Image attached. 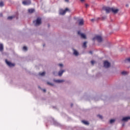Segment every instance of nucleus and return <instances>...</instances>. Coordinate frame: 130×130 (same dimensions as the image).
Wrapping results in <instances>:
<instances>
[{
  "mask_svg": "<svg viewBox=\"0 0 130 130\" xmlns=\"http://www.w3.org/2000/svg\"><path fill=\"white\" fill-rule=\"evenodd\" d=\"M67 12H70V9L69 8H67L64 10L61 9L59 10V15H66Z\"/></svg>",
  "mask_w": 130,
  "mask_h": 130,
  "instance_id": "nucleus-1",
  "label": "nucleus"
},
{
  "mask_svg": "<svg viewBox=\"0 0 130 130\" xmlns=\"http://www.w3.org/2000/svg\"><path fill=\"white\" fill-rule=\"evenodd\" d=\"M36 26H39L41 24V18L38 17L36 20L33 21Z\"/></svg>",
  "mask_w": 130,
  "mask_h": 130,
  "instance_id": "nucleus-2",
  "label": "nucleus"
},
{
  "mask_svg": "<svg viewBox=\"0 0 130 130\" xmlns=\"http://www.w3.org/2000/svg\"><path fill=\"white\" fill-rule=\"evenodd\" d=\"M95 39L97 40V41L99 42H102L103 41V39H102V37L101 36H96L94 38H93V40H95Z\"/></svg>",
  "mask_w": 130,
  "mask_h": 130,
  "instance_id": "nucleus-3",
  "label": "nucleus"
},
{
  "mask_svg": "<svg viewBox=\"0 0 130 130\" xmlns=\"http://www.w3.org/2000/svg\"><path fill=\"white\" fill-rule=\"evenodd\" d=\"M111 64L108 61H105L104 62V67L106 68V69H108V68H110Z\"/></svg>",
  "mask_w": 130,
  "mask_h": 130,
  "instance_id": "nucleus-4",
  "label": "nucleus"
},
{
  "mask_svg": "<svg viewBox=\"0 0 130 130\" xmlns=\"http://www.w3.org/2000/svg\"><path fill=\"white\" fill-rule=\"evenodd\" d=\"M103 10L104 11H106V13L107 14H108L109 13H110V12H111L112 11V8H110L109 7H104L103 8Z\"/></svg>",
  "mask_w": 130,
  "mask_h": 130,
  "instance_id": "nucleus-5",
  "label": "nucleus"
},
{
  "mask_svg": "<svg viewBox=\"0 0 130 130\" xmlns=\"http://www.w3.org/2000/svg\"><path fill=\"white\" fill-rule=\"evenodd\" d=\"M23 5L24 6H29V5H31V1L30 0H25L22 2Z\"/></svg>",
  "mask_w": 130,
  "mask_h": 130,
  "instance_id": "nucleus-6",
  "label": "nucleus"
},
{
  "mask_svg": "<svg viewBox=\"0 0 130 130\" xmlns=\"http://www.w3.org/2000/svg\"><path fill=\"white\" fill-rule=\"evenodd\" d=\"M78 35H80L83 39H87V37L86 36V35L84 34L81 33V31H78Z\"/></svg>",
  "mask_w": 130,
  "mask_h": 130,
  "instance_id": "nucleus-7",
  "label": "nucleus"
},
{
  "mask_svg": "<svg viewBox=\"0 0 130 130\" xmlns=\"http://www.w3.org/2000/svg\"><path fill=\"white\" fill-rule=\"evenodd\" d=\"M6 62L7 64L9 66V67H15V64L11 63L10 61H8V60H6Z\"/></svg>",
  "mask_w": 130,
  "mask_h": 130,
  "instance_id": "nucleus-8",
  "label": "nucleus"
},
{
  "mask_svg": "<svg viewBox=\"0 0 130 130\" xmlns=\"http://www.w3.org/2000/svg\"><path fill=\"white\" fill-rule=\"evenodd\" d=\"M78 25L79 26H83V25H84V19H81L80 20H79V22Z\"/></svg>",
  "mask_w": 130,
  "mask_h": 130,
  "instance_id": "nucleus-9",
  "label": "nucleus"
},
{
  "mask_svg": "<svg viewBox=\"0 0 130 130\" xmlns=\"http://www.w3.org/2000/svg\"><path fill=\"white\" fill-rule=\"evenodd\" d=\"M111 12H113V13H114V14H117V13H118V9H115L114 8H112Z\"/></svg>",
  "mask_w": 130,
  "mask_h": 130,
  "instance_id": "nucleus-10",
  "label": "nucleus"
},
{
  "mask_svg": "<svg viewBox=\"0 0 130 130\" xmlns=\"http://www.w3.org/2000/svg\"><path fill=\"white\" fill-rule=\"evenodd\" d=\"M128 119H130V117H125L122 118V121H127Z\"/></svg>",
  "mask_w": 130,
  "mask_h": 130,
  "instance_id": "nucleus-11",
  "label": "nucleus"
},
{
  "mask_svg": "<svg viewBox=\"0 0 130 130\" xmlns=\"http://www.w3.org/2000/svg\"><path fill=\"white\" fill-rule=\"evenodd\" d=\"M55 83H63V82H64V80H54Z\"/></svg>",
  "mask_w": 130,
  "mask_h": 130,
  "instance_id": "nucleus-12",
  "label": "nucleus"
},
{
  "mask_svg": "<svg viewBox=\"0 0 130 130\" xmlns=\"http://www.w3.org/2000/svg\"><path fill=\"white\" fill-rule=\"evenodd\" d=\"M63 73H64V70H62V71H59L58 76H59L60 77H61V76H62V74H63Z\"/></svg>",
  "mask_w": 130,
  "mask_h": 130,
  "instance_id": "nucleus-13",
  "label": "nucleus"
},
{
  "mask_svg": "<svg viewBox=\"0 0 130 130\" xmlns=\"http://www.w3.org/2000/svg\"><path fill=\"white\" fill-rule=\"evenodd\" d=\"M35 12V10L33 9H28V13H29L30 14H32V13H34Z\"/></svg>",
  "mask_w": 130,
  "mask_h": 130,
  "instance_id": "nucleus-14",
  "label": "nucleus"
},
{
  "mask_svg": "<svg viewBox=\"0 0 130 130\" xmlns=\"http://www.w3.org/2000/svg\"><path fill=\"white\" fill-rule=\"evenodd\" d=\"M82 122L85 124L86 125H89V122L85 120H82Z\"/></svg>",
  "mask_w": 130,
  "mask_h": 130,
  "instance_id": "nucleus-15",
  "label": "nucleus"
},
{
  "mask_svg": "<svg viewBox=\"0 0 130 130\" xmlns=\"http://www.w3.org/2000/svg\"><path fill=\"white\" fill-rule=\"evenodd\" d=\"M4 50V45L3 44H0V51H3Z\"/></svg>",
  "mask_w": 130,
  "mask_h": 130,
  "instance_id": "nucleus-16",
  "label": "nucleus"
},
{
  "mask_svg": "<svg viewBox=\"0 0 130 130\" xmlns=\"http://www.w3.org/2000/svg\"><path fill=\"white\" fill-rule=\"evenodd\" d=\"M74 55H76V56H78V55H79V52H78V51H77V50H74Z\"/></svg>",
  "mask_w": 130,
  "mask_h": 130,
  "instance_id": "nucleus-17",
  "label": "nucleus"
},
{
  "mask_svg": "<svg viewBox=\"0 0 130 130\" xmlns=\"http://www.w3.org/2000/svg\"><path fill=\"white\" fill-rule=\"evenodd\" d=\"M14 18H15L14 16H9L7 19H8V20H13V19H14Z\"/></svg>",
  "mask_w": 130,
  "mask_h": 130,
  "instance_id": "nucleus-18",
  "label": "nucleus"
},
{
  "mask_svg": "<svg viewBox=\"0 0 130 130\" xmlns=\"http://www.w3.org/2000/svg\"><path fill=\"white\" fill-rule=\"evenodd\" d=\"M83 47H84V48H86V47H87V42H84L83 43Z\"/></svg>",
  "mask_w": 130,
  "mask_h": 130,
  "instance_id": "nucleus-19",
  "label": "nucleus"
},
{
  "mask_svg": "<svg viewBox=\"0 0 130 130\" xmlns=\"http://www.w3.org/2000/svg\"><path fill=\"white\" fill-rule=\"evenodd\" d=\"M127 74H128V72L126 71H123L121 72L122 75H127Z\"/></svg>",
  "mask_w": 130,
  "mask_h": 130,
  "instance_id": "nucleus-20",
  "label": "nucleus"
},
{
  "mask_svg": "<svg viewBox=\"0 0 130 130\" xmlns=\"http://www.w3.org/2000/svg\"><path fill=\"white\" fill-rule=\"evenodd\" d=\"M40 76H45V72H42V73H39Z\"/></svg>",
  "mask_w": 130,
  "mask_h": 130,
  "instance_id": "nucleus-21",
  "label": "nucleus"
},
{
  "mask_svg": "<svg viewBox=\"0 0 130 130\" xmlns=\"http://www.w3.org/2000/svg\"><path fill=\"white\" fill-rule=\"evenodd\" d=\"M125 62H130V58L126 59L125 60Z\"/></svg>",
  "mask_w": 130,
  "mask_h": 130,
  "instance_id": "nucleus-22",
  "label": "nucleus"
},
{
  "mask_svg": "<svg viewBox=\"0 0 130 130\" xmlns=\"http://www.w3.org/2000/svg\"><path fill=\"white\" fill-rule=\"evenodd\" d=\"M47 84L49 86H54V85L50 82H47Z\"/></svg>",
  "mask_w": 130,
  "mask_h": 130,
  "instance_id": "nucleus-23",
  "label": "nucleus"
},
{
  "mask_svg": "<svg viewBox=\"0 0 130 130\" xmlns=\"http://www.w3.org/2000/svg\"><path fill=\"white\" fill-rule=\"evenodd\" d=\"M115 121V120L114 119H111L110 121V123H113V122H114Z\"/></svg>",
  "mask_w": 130,
  "mask_h": 130,
  "instance_id": "nucleus-24",
  "label": "nucleus"
},
{
  "mask_svg": "<svg viewBox=\"0 0 130 130\" xmlns=\"http://www.w3.org/2000/svg\"><path fill=\"white\" fill-rule=\"evenodd\" d=\"M0 7H4V2H0Z\"/></svg>",
  "mask_w": 130,
  "mask_h": 130,
  "instance_id": "nucleus-25",
  "label": "nucleus"
},
{
  "mask_svg": "<svg viewBox=\"0 0 130 130\" xmlns=\"http://www.w3.org/2000/svg\"><path fill=\"white\" fill-rule=\"evenodd\" d=\"M98 117H99V118H101V119H102V118H103V117L101 115H98Z\"/></svg>",
  "mask_w": 130,
  "mask_h": 130,
  "instance_id": "nucleus-26",
  "label": "nucleus"
},
{
  "mask_svg": "<svg viewBox=\"0 0 130 130\" xmlns=\"http://www.w3.org/2000/svg\"><path fill=\"white\" fill-rule=\"evenodd\" d=\"M23 50H27V47H26V46H24L23 47Z\"/></svg>",
  "mask_w": 130,
  "mask_h": 130,
  "instance_id": "nucleus-27",
  "label": "nucleus"
},
{
  "mask_svg": "<svg viewBox=\"0 0 130 130\" xmlns=\"http://www.w3.org/2000/svg\"><path fill=\"white\" fill-rule=\"evenodd\" d=\"M91 64H94V63H95V61H94V60H92V61H91Z\"/></svg>",
  "mask_w": 130,
  "mask_h": 130,
  "instance_id": "nucleus-28",
  "label": "nucleus"
},
{
  "mask_svg": "<svg viewBox=\"0 0 130 130\" xmlns=\"http://www.w3.org/2000/svg\"><path fill=\"white\" fill-rule=\"evenodd\" d=\"M85 7L87 8H89V5L88 4H85Z\"/></svg>",
  "mask_w": 130,
  "mask_h": 130,
  "instance_id": "nucleus-29",
  "label": "nucleus"
},
{
  "mask_svg": "<svg viewBox=\"0 0 130 130\" xmlns=\"http://www.w3.org/2000/svg\"><path fill=\"white\" fill-rule=\"evenodd\" d=\"M90 21H91V22H93L94 21H95V19H90Z\"/></svg>",
  "mask_w": 130,
  "mask_h": 130,
  "instance_id": "nucleus-30",
  "label": "nucleus"
},
{
  "mask_svg": "<svg viewBox=\"0 0 130 130\" xmlns=\"http://www.w3.org/2000/svg\"><path fill=\"white\" fill-rule=\"evenodd\" d=\"M58 66L59 67H62L63 65L62 64H59Z\"/></svg>",
  "mask_w": 130,
  "mask_h": 130,
  "instance_id": "nucleus-31",
  "label": "nucleus"
},
{
  "mask_svg": "<svg viewBox=\"0 0 130 130\" xmlns=\"http://www.w3.org/2000/svg\"><path fill=\"white\" fill-rule=\"evenodd\" d=\"M3 17V13H0V17Z\"/></svg>",
  "mask_w": 130,
  "mask_h": 130,
  "instance_id": "nucleus-32",
  "label": "nucleus"
},
{
  "mask_svg": "<svg viewBox=\"0 0 130 130\" xmlns=\"http://www.w3.org/2000/svg\"><path fill=\"white\" fill-rule=\"evenodd\" d=\"M43 92H46V89H43Z\"/></svg>",
  "mask_w": 130,
  "mask_h": 130,
  "instance_id": "nucleus-33",
  "label": "nucleus"
},
{
  "mask_svg": "<svg viewBox=\"0 0 130 130\" xmlns=\"http://www.w3.org/2000/svg\"><path fill=\"white\" fill-rule=\"evenodd\" d=\"M65 2H66V3H69V0H65Z\"/></svg>",
  "mask_w": 130,
  "mask_h": 130,
  "instance_id": "nucleus-34",
  "label": "nucleus"
},
{
  "mask_svg": "<svg viewBox=\"0 0 130 130\" xmlns=\"http://www.w3.org/2000/svg\"><path fill=\"white\" fill-rule=\"evenodd\" d=\"M89 53H90L91 54H92V52L91 51H89Z\"/></svg>",
  "mask_w": 130,
  "mask_h": 130,
  "instance_id": "nucleus-35",
  "label": "nucleus"
},
{
  "mask_svg": "<svg viewBox=\"0 0 130 130\" xmlns=\"http://www.w3.org/2000/svg\"><path fill=\"white\" fill-rule=\"evenodd\" d=\"M74 105L73 104H71V107H73V106Z\"/></svg>",
  "mask_w": 130,
  "mask_h": 130,
  "instance_id": "nucleus-36",
  "label": "nucleus"
},
{
  "mask_svg": "<svg viewBox=\"0 0 130 130\" xmlns=\"http://www.w3.org/2000/svg\"><path fill=\"white\" fill-rule=\"evenodd\" d=\"M84 0H80V1H81L82 3H83V2H84Z\"/></svg>",
  "mask_w": 130,
  "mask_h": 130,
  "instance_id": "nucleus-37",
  "label": "nucleus"
}]
</instances>
